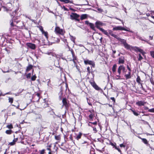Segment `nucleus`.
<instances>
[{
    "instance_id": "nucleus-1",
    "label": "nucleus",
    "mask_w": 154,
    "mask_h": 154,
    "mask_svg": "<svg viewBox=\"0 0 154 154\" xmlns=\"http://www.w3.org/2000/svg\"><path fill=\"white\" fill-rule=\"evenodd\" d=\"M121 43L123 44L124 47L127 49H130L131 48V46L129 44H128L126 42V41L123 39L120 38L119 40Z\"/></svg>"
},
{
    "instance_id": "nucleus-2",
    "label": "nucleus",
    "mask_w": 154,
    "mask_h": 154,
    "mask_svg": "<svg viewBox=\"0 0 154 154\" xmlns=\"http://www.w3.org/2000/svg\"><path fill=\"white\" fill-rule=\"evenodd\" d=\"M63 105L62 106H64L66 109H68L69 106L70 104L69 103V101L67 99L66 97L63 98L62 99Z\"/></svg>"
},
{
    "instance_id": "nucleus-3",
    "label": "nucleus",
    "mask_w": 154,
    "mask_h": 154,
    "mask_svg": "<svg viewBox=\"0 0 154 154\" xmlns=\"http://www.w3.org/2000/svg\"><path fill=\"white\" fill-rule=\"evenodd\" d=\"M80 16L75 13H72L70 15L71 19L72 20H75L79 22L80 20L78 19Z\"/></svg>"
},
{
    "instance_id": "nucleus-4",
    "label": "nucleus",
    "mask_w": 154,
    "mask_h": 154,
    "mask_svg": "<svg viewBox=\"0 0 154 154\" xmlns=\"http://www.w3.org/2000/svg\"><path fill=\"white\" fill-rule=\"evenodd\" d=\"M55 32L57 34L63 35L65 33L64 31L62 29H61L59 27L57 26L55 29Z\"/></svg>"
},
{
    "instance_id": "nucleus-5",
    "label": "nucleus",
    "mask_w": 154,
    "mask_h": 154,
    "mask_svg": "<svg viewBox=\"0 0 154 154\" xmlns=\"http://www.w3.org/2000/svg\"><path fill=\"white\" fill-rule=\"evenodd\" d=\"M84 63L85 65L89 64L91 65V69L92 67H94L95 65L93 61L90 60L88 59L84 60Z\"/></svg>"
},
{
    "instance_id": "nucleus-6",
    "label": "nucleus",
    "mask_w": 154,
    "mask_h": 154,
    "mask_svg": "<svg viewBox=\"0 0 154 154\" xmlns=\"http://www.w3.org/2000/svg\"><path fill=\"white\" fill-rule=\"evenodd\" d=\"M113 30H124L126 31H128L129 30L124 28L120 26H115L113 28Z\"/></svg>"
},
{
    "instance_id": "nucleus-7",
    "label": "nucleus",
    "mask_w": 154,
    "mask_h": 154,
    "mask_svg": "<svg viewBox=\"0 0 154 154\" xmlns=\"http://www.w3.org/2000/svg\"><path fill=\"white\" fill-rule=\"evenodd\" d=\"M90 83L91 85L96 90H101V89L94 82H91Z\"/></svg>"
},
{
    "instance_id": "nucleus-8",
    "label": "nucleus",
    "mask_w": 154,
    "mask_h": 154,
    "mask_svg": "<svg viewBox=\"0 0 154 154\" xmlns=\"http://www.w3.org/2000/svg\"><path fill=\"white\" fill-rule=\"evenodd\" d=\"M87 99L88 104L90 106H91V103L94 102V99L92 97H88V98H87Z\"/></svg>"
},
{
    "instance_id": "nucleus-9",
    "label": "nucleus",
    "mask_w": 154,
    "mask_h": 154,
    "mask_svg": "<svg viewBox=\"0 0 154 154\" xmlns=\"http://www.w3.org/2000/svg\"><path fill=\"white\" fill-rule=\"evenodd\" d=\"M123 65H121L119 66L118 69V73L116 74L117 76L120 77V75L121 73V71L122 70Z\"/></svg>"
},
{
    "instance_id": "nucleus-10",
    "label": "nucleus",
    "mask_w": 154,
    "mask_h": 154,
    "mask_svg": "<svg viewBox=\"0 0 154 154\" xmlns=\"http://www.w3.org/2000/svg\"><path fill=\"white\" fill-rule=\"evenodd\" d=\"M35 119L36 121H37L38 120H42V115L39 114H35Z\"/></svg>"
},
{
    "instance_id": "nucleus-11",
    "label": "nucleus",
    "mask_w": 154,
    "mask_h": 154,
    "mask_svg": "<svg viewBox=\"0 0 154 154\" xmlns=\"http://www.w3.org/2000/svg\"><path fill=\"white\" fill-rule=\"evenodd\" d=\"M95 25L96 27L100 30V29L102 28L100 27V26L103 25V23L102 22L99 21H97L95 23Z\"/></svg>"
},
{
    "instance_id": "nucleus-12",
    "label": "nucleus",
    "mask_w": 154,
    "mask_h": 154,
    "mask_svg": "<svg viewBox=\"0 0 154 154\" xmlns=\"http://www.w3.org/2000/svg\"><path fill=\"white\" fill-rule=\"evenodd\" d=\"M140 138L142 140V141L146 145L149 147H150V145L148 143V141L145 138H143L140 137Z\"/></svg>"
},
{
    "instance_id": "nucleus-13",
    "label": "nucleus",
    "mask_w": 154,
    "mask_h": 154,
    "mask_svg": "<svg viewBox=\"0 0 154 154\" xmlns=\"http://www.w3.org/2000/svg\"><path fill=\"white\" fill-rule=\"evenodd\" d=\"M69 51H71V54H72V56L73 57V59L72 60L73 61L75 64L76 63L75 62V60H76V57L75 56V54H74V52L72 49H70V50H69Z\"/></svg>"
},
{
    "instance_id": "nucleus-14",
    "label": "nucleus",
    "mask_w": 154,
    "mask_h": 154,
    "mask_svg": "<svg viewBox=\"0 0 154 154\" xmlns=\"http://www.w3.org/2000/svg\"><path fill=\"white\" fill-rule=\"evenodd\" d=\"M27 45L29 48L32 49H35V45L34 44L28 43L27 44Z\"/></svg>"
},
{
    "instance_id": "nucleus-15",
    "label": "nucleus",
    "mask_w": 154,
    "mask_h": 154,
    "mask_svg": "<svg viewBox=\"0 0 154 154\" xmlns=\"http://www.w3.org/2000/svg\"><path fill=\"white\" fill-rule=\"evenodd\" d=\"M125 58L124 57L121 56L119 58V64H123L124 62Z\"/></svg>"
},
{
    "instance_id": "nucleus-16",
    "label": "nucleus",
    "mask_w": 154,
    "mask_h": 154,
    "mask_svg": "<svg viewBox=\"0 0 154 154\" xmlns=\"http://www.w3.org/2000/svg\"><path fill=\"white\" fill-rule=\"evenodd\" d=\"M145 103L146 102L144 101H140L136 102V104L139 106H144Z\"/></svg>"
},
{
    "instance_id": "nucleus-17",
    "label": "nucleus",
    "mask_w": 154,
    "mask_h": 154,
    "mask_svg": "<svg viewBox=\"0 0 154 154\" xmlns=\"http://www.w3.org/2000/svg\"><path fill=\"white\" fill-rule=\"evenodd\" d=\"M87 17L88 15L87 14H83L81 15L80 19L81 20H83L87 18Z\"/></svg>"
},
{
    "instance_id": "nucleus-18",
    "label": "nucleus",
    "mask_w": 154,
    "mask_h": 154,
    "mask_svg": "<svg viewBox=\"0 0 154 154\" xmlns=\"http://www.w3.org/2000/svg\"><path fill=\"white\" fill-rule=\"evenodd\" d=\"M125 74V76L126 79H130L131 78V72L128 71V73L126 74Z\"/></svg>"
},
{
    "instance_id": "nucleus-19",
    "label": "nucleus",
    "mask_w": 154,
    "mask_h": 154,
    "mask_svg": "<svg viewBox=\"0 0 154 154\" xmlns=\"http://www.w3.org/2000/svg\"><path fill=\"white\" fill-rule=\"evenodd\" d=\"M100 30L104 34H105V35H107L108 37H109V33L108 32H107L103 28L100 29Z\"/></svg>"
},
{
    "instance_id": "nucleus-20",
    "label": "nucleus",
    "mask_w": 154,
    "mask_h": 154,
    "mask_svg": "<svg viewBox=\"0 0 154 154\" xmlns=\"http://www.w3.org/2000/svg\"><path fill=\"white\" fill-rule=\"evenodd\" d=\"M62 40L63 41V42L65 43L66 44V45L68 47L69 49V50H70V48L69 47V46L68 45V43L67 42V40L66 39H63V38H61Z\"/></svg>"
},
{
    "instance_id": "nucleus-21",
    "label": "nucleus",
    "mask_w": 154,
    "mask_h": 154,
    "mask_svg": "<svg viewBox=\"0 0 154 154\" xmlns=\"http://www.w3.org/2000/svg\"><path fill=\"white\" fill-rule=\"evenodd\" d=\"M116 66L117 65L116 64H114L112 66V71H113L114 74H115L116 72Z\"/></svg>"
},
{
    "instance_id": "nucleus-22",
    "label": "nucleus",
    "mask_w": 154,
    "mask_h": 154,
    "mask_svg": "<svg viewBox=\"0 0 154 154\" xmlns=\"http://www.w3.org/2000/svg\"><path fill=\"white\" fill-rule=\"evenodd\" d=\"M82 134L81 133V132H80L79 133V134L76 137V139L77 140H79V139H80L81 138V136L82 135Z\"/></svg>"
},
{
    "instance_id": "nucleus-23",
    "label": "nucleus",
    "mask_w": 154,
    "mask_h": 154,
    "mask_svg": "<svg viewBox=\"0 0 154 154\" xmlns=\"http://www.w3.org/2000/svg\"><path fill=\"white\" fill-rule=\"evenodd\" d=\"M12 132V131L11 130H7L5 131L6 133L8 134H11Z\"/></svg>"
},
{
    "instance_id": "nucleus-24",
    "label": "nucleus",
    "mask_w": 154,
    "mask_h": 154,
    "mask_svg": "<svg viewBox=\"0 0 154 154\" xmlns=\"http://www.w3.org/2000/svg\"><path fill=\"white\" fill-rule=\"evenodd\" d=\"M52 39H53L55 41L54 42L58 43L60 42V39L58 38H56L55 37H53Z\"/></svg>"
},
{
    "instance_id": "nucleus-25",
    "label": "nucleus",
    "mask_w": 154,
    "mask_h": 154,
    "mask_svg": "<svg viewBox=\"0 0 154 154\" xmlns=\"http://www.w3.org/2000/svg\"><path fill=\"white\" fill-rule=\"evenodd\" d=\"M32 68V65H29L27 67V68L26 69V71L27 72L29 71Z\"/></svg>"
},
{
    "instance_id": "nucleus-26",
    "label": "nucleus",
    "mask_w": 154,
    "mask_h": 154,
    "mask_svg": "<svg viewBox=\"0 0 154 154\" xmlns=\"http://www.w3.org/2000/svg\"><path fill=\"white\" fill-rule=\"evenodd\" d=\"M89 26L92 29L95 30L94 26L93 23H91L90 24V25Z\"/></svg>"
},
{
    "instance_id": "nucleus-27",
    "label": "nucleus",
    "mask_w": 154,
    "mask_h": 154,
    "mask_svg": "<svg viewBox=\"0 0 154 154\" xmlns=\"http://www.w3.org/2000/svg\"><path fill=\"white\" fill-rule=\"evenodd\" d=\"M94 117V115L92 114H91L89 116V118L90 120L91 121L93 120V119Z\"/></svg>"
},
{
    "instance_id": "nucleus-28",
    "label": "nucleus",
    "mask_w": 154,
    "mask_h": 154,
    "mask_svg": "<svg viewBox=\"0 0 154 154\" xmlns=\"http://www.w3.org/2000/svg\"><path fill=\"white\" fill-rule=\"evenodd\" d=\"M46 54L48 55H50V54H51V55L52 57H55L56 56V55L55 54L51 53V52H47Z\"/></svg>"
},
{
    "instance_id": "nucleus-29",
    "label": "nucleus",
    "mask_w": 154,
    "mask_h": 154,
    "mask_svg": "<svg viewBox=\"0 0 154 154\" xmlns=\"http://www.w3.org/2000/svg\"><path fill=\"white\" fill-rule=\"evenodd\" d=\"M41 31L42 33L44 34L46 38H47L48 33L44 31L43 29H42V30H41Z\"/></svg>"
},
{
    "instance_id": "nucleus-30",
    "label": "nucleus",
    "mask_w": 154,
    "mask_h": 154,
    "mask_svg": "<svg viewBox=\"0 0 154 154\" xmlns=\"http://www.w3.org/2000/svg\"><path fill=\"white\" fill-rule=\"evenodd\" d=\"M90 153L91 154H95L94 149L92 148L91 149Z\"/></svg>"
},
{
    "instance_id": "nucleus-31",
    "label": "nucleus",
    "mask_w": 154,
    "mask_h": 154,
    "mask_svg": "<svg viewBox=\"0 0 154 154\" xmlns=\"http://www.w3.org/2000/svg\"><path fill=\"white\" fill-rule=\"evenodd\" d=\"M9 102L10 103H12L13 101V98L12 97H9Z\"/></svg>"
},
{
    "instance_id": "nucleus-32",
    "label": "nucleus",
    "mask_w": 154,
    "mask_h": 154,
    "mask_svg": "<svg viewBox=\"0 0 154 154\" xmlns=\"http://www.w3.org/2000/svg\"><path fill=\"white\" fill-rule=\"evenodd\" d=\"M69 139L72 141L73 142L74 144H75V142H74V140H73L72 137V135L70 134V137H69Z\"/></svg>"
},
{
    "instance_id": "nucleus-33",
    "label": "nucleus",
    "mask_w": 154,
    "mask_h": 154,
    "mask_svg": "<svg viewBox=\"0 0 154 154\" xmlns=\"http://www.w3.org/2000/svg\"><path fill=\"white\" fill-rule=\"evenodd\" d=\"M6 127L10 129L13 128V126L11 124L7 125L6 126Z\"/></svg>"
},
{
    "instance_id": "nucleus-34",
    "label": "nucleus",
    "mask_w": 154,
    "mask_h": 154,
    "mask_svg": "<svg viewBox=\"0 0 154 154\" xmlns=\"http://www.w3.org/2000/svg\"><path fill=\"white\" fill-rule=\"evenodd\" d=\"M122 71L123 72L124 74H126V71L125 67L123 65L122 68Z\"/></svg>"
},
{
    "instance_id": "nucleus-35",
    "label": "nucleus",
    "mask_w": 154,
    "mask_h": 154,
    "mask_svg": "<svg viewBox=\"0 0 154 154\" xmlns=\"http://www.w3.org/2000/svg\"><path fill=\"white\" fill-rule=\"evenodd\" d=\"M112 36L116 38L118 40H119V39L120 38H119V37H118L116 35V34H113V35H112Z\"/></svg>"
},
{
    "instance_id": "nucleus-36",
    "label": "nucleus",
    "mask_w": 154,
    "mask_h": 154,
    "mask_svg": "<svg viewBox=\"0 0 154 154\" xmlns=\"http://www.w3.org/2000/svg\"><path fill=\"white\" fill-rule=\"evenodd\" d=\"M87 70L88 72V73L87 74L88 75L89 74L91 73V69H90V67H88L87 68Z\"/></svg>"
},
{
    "instance_id": "nucleus-37",
    "label": "nucleus",
    "mask_w": 154,
    "mask_h": 154,
    "mask_svg": "<svg viewBox=\"0 0 154 154\" xmlns=\"http://www.w3.org/2000/svg\"><path fill=\"white\" fill-rule=\"evenodd\" d=\"M137 38H138V39L141 40H142V41H145V42H146V41L145 40H144L143 39H142V37L140 36H139V35H137Z\"/></svg>"
},
{
    "instance_id": "nucleus-38",
    "label": "nucleus",
    "mask_w": 154,
    "mask_h": 154,
    "mask_svg": "<svg viewBox=\"0 0 154 154\" xmlns=\"http://www.w3.org/2000/svg\"><path fill=\"white\" fill-rule=\"evenodd\" d=\"M55 138L57 140H60V137L59 135L55 136Z\"/></svg>"
},
{
    "instance_id": "nucleus-39",
    "label": "nucleus",
    "mask_w": 154,
    "mask_h": 154,
    "mask_svg": "<svg viewBox=\"0 0 154 154\" xmlns=\"http://www.w3.org/2000/svg\"><path fill=\"white\" fill-rule=\"evenodd\" d=\"M108 33H109V34H110V35L112 36V35H113V34H113V32L112 31H111V30H109L108 31Z\"/></svg>"
},
{
    "instance_id": "nucleus-40",
    "label": "nucleus",
    "mask_w": 154,
    "mask_h": 154,
    "mask_svg": "<svg viewBox=\"0 0 154 154\" xmlns=\"http://www.w3.org/2000/svg\"><path fill=\"white\" fill-rule=\"evenodd\" d=\"M138 55H139L138 60H139L140 61L141 60H142L143 58L141 56L140 54H139Z\"/></svg>"
},
{
    "instance_id": "nucleus-41",
    "label": "nucleus",
    "mask_w": 154,
    "mask_h": 154,
    "mask_svg": "<svg viewBox=\"0 0 154 154\" xmlns=\"http://www.w3.org/2000/svg\"><path fill=\"white\" fill-rule=\"evenodd\" d=\"M36 78V76L35 75H34L31 77V80L32 81H35Z\"/></svg>"
},
{
    "instance_id": "nucleus-42",
    "label": "nucleus",
    "mask_w": 154,
    "mask_h": 154,
    "mask_svg": "<svg viewBox=\"0 0 154 154\" xmlns=\"http://www.w3.org/2000/svg\"><path fill=\"white\" fill-rule=\"evenodd\" d=\"M60 1L63 2H64L65 3H68L69 2V0H60Z\"/></svg>"
},
{
    "instance_id": "nucleus-43",
    "label": "nucleus",
    "mask_w": 154,
    "mask_h": 154,
    "mask_svg": "<svg viewBox=\"0 0 154 154\" xmlns=\"http://www.w3.org/2000/svg\"><path fill=\"white\" fill-rule=\"evenodd\" d=\"M150 53L151 56L154 58V51H151Z\"/></svg>"
},
{
    "instance_id": "nucleus-44",
    "label": "nucleus",
    "mask_w": 154,
    "mask_h": 154,
    "mask_svg": "<svg viewBox=\"0 0 154 154\" xmlns=\"http://www.w3.org/2000/svg\"><path fill=\"white\" fill-rule=\"evenodd\" d=\"M110 99L112 100L113 103H115V100L114 97H112L110 98Z\"/></svg>"
},
{
    "instance_id": "nucleus-45",
    "label": "nucleus",
    "mask_w": 154,
    "mask_h": 154,
    "mask_svg": "<svg viewBox=\"0 0 154 154\" xmlns=\"http://www.w3.org/2000/svg\"><path fill=\"white\" fill-rule=\"evenodd\" d=\"M133 112L134 115L136 116H138L139 115L138 113L132 110Z\"/></svg>"
},
{
    "instance_id": "nucleus-46",
    "label": "nucleus",
    "mask_w": 154,
    "mask_h": 154,
    "mask_svg": "<svg viewBox=\"0 0 154 154\" xmlns=\"http://www.w3.org/2000/svg\"><path fill=\"white\" fill-rule=\"evenodd\" d=\"M148 111L150 112H154V108L149 109Z\"/></svg>"
},
{
    "instance_id": "nucleus-47",
    "label": "nucleus",
    "mask_w": 154,
    "mask_h": 154,
    "mask_svg": "<svg viewBox=\"0 0 154 154\" xmlns=\"http://www.w3.org/2000/svg\"><path fill=\"white\" fill-rule=\"evenodd\" d=\"M31 74L30 73H29L27 74L26 75L27 78L29 79L31 77Z\"/></svg>"
},
{
    "instance_id": "nucleus-48",
    "label": "nucleus",
    "mask_w": 154,
    "mask_h": 154,
    "mask_svg": "<svg viewBox=\"0 0 154 154\" xmlns=\"http://www.w3.org/2000/svg\"><path fill=\"white\" fill-rule=\"evenodd\" d=\"M10 25L11 26L13 27L14 26V23L13 20H11L10 21Z\"/></svg>"
},
{
    "instance_id": "nucleus-49",
    "label": "nucleus",
    "mask_w": 154,
    "mask_h": 154,
    "mask_svg": "<svg viewBox=\"0 0 154 154\" xmlns=\"http://www.w3.org/2000/svg\"><path fill=\"white\" fill-rule=\"evenodd\" d=\"M144 123L145 124L149 126V127L150 128H151L150 125H149V123L148 122H144Z\"/></svg>"
},
{
    "instance_id": "nucleus-50",
    "label": "nucleus",
    "mask_w": 154,
    "mask_h": 154,
    "mask_svg": "<svg viewBox=\"0 0 154 154\" xmlns=\"http://www.w3.org/2000/svg\"><path fill=\"white\" fill-rule=\"evenodd\" d=\"M91 23H89V22L88 21H85V24H86V25H88L89 26L90 25V24Z\"/></svg>"
},
{
    "instance_id": "nucleus-51",
    "label": "nucleus",
    "mask_w": 154,
    "mask_h": 154,
    "mask_svg": "<svg viewBox=\"0 0 154 154\" xmlns=\"http://www.w3.org/2000/svg\"><path fill=\"white\" fill-rule=\"evenodd\" d=\"M140 78L138 76L137 79V81L138 83H140Z\"/></svg>"
},
{
    "instance_id": "nucleus-52",
    "label": "nucleus",
    "mask_w": 154,
    "mask_h": 154,
    "mask_svg": "<svg viewBox=\"0 0 154 154\" xmlns=\"http://www.w3.org/2000/svg\"><path fill=\"white\" fill-rule=\"evenodd\" d=\"M45 149H43L40 151V154H44L45 153Z\"/></svg>"
},
{
    "instance_id": "nucleus-53",
    "label": "nucleus",
    "mask_w": 154,
    "mask_h": 154,
    "mask_svg": "<svg viewBox=\"0 0 154 154\" xmlns=\"http://www.w3.org/2000/svg\"><path fill=\"white\" fill-rule=\"evenodd\" d=\"M89 123H91V124H92L94 125H96L97 124V122H89Z\"/></svg>"
},
{
    "instance_id": "nucleus-54",
    "label": "nucleus",
    "mask_w": 154,
    "mask_h": 154,
    "mask_svg": "<svg viewBox=\"0 0 154 154\" xmlns=\"http://www.w3.org/2000/svg\"><path fill=\"white\" fill-rule=\"evenodd\" d=\"M115 19H117V20H120V21H121V22H122V24L123 25H124V22H123V20H121V19H119V18H117V17H115Z\"/></svg>"
},
{
    "instance_id": "nucleus-55",
    "label": "nucleus",
    "mask_w": 154,
    "mask_h": 154,
    "mask_svg": "<svg viewBox=\"0 0 154 154\" xmlns=\"http://www.w3.org/2000/svg\"><path fill=\"white\" fill-rule=\"evenodd\" d=\"M97 10L100 12H102L103 11V10L100 8H98Z\"/></svg>"
},
{
    "instance_id": "nucleus-56",
    "label": "nucleus",
    "mask_w": 154,
    "mask_h": 154,
    "mask_svg": "<svg viewBox=\"0 0 154 154\" xmlns=\"http://www.w3.org/2000/svg\"><path fill=\"white\" fill-rule=\"evenodd\" d=\"M139 51L140 52H141L142 54L143 55L144 53L143 52V51L142 50H141V49H139Z\"/></svg>"
},
{
    "instance_id": "nucleus-57",
    "label": "nucleus",
    "mask_w": 154,
    "mask_h": 154,
    "mask_svg": "<svg viewBox=\"0 0 154 154\" xmlns=\"http://www.w3.org/2000/svg\"><path fill=\"white\" fill-rule=\"evenodd\" d=\"M120 146L121 147H125V145H124L123 144H120Z\"/></svg>"
},
{
    "instance_id": "nucleus-58",
    "label": "nucleus",
    "mask_w": 154,
    "mask_h": 154,
    "mask_svg": "<svg viewBox=\"0 0 154 154\" xmlns=\"http://www.w3.org/2000/svg\"><path fill=\"white\" fill-rule=\"evenodd\" d=\"M127 69H128V71H130V72H131V69H130V68L129 67L128 65H127Z\"/></svg>"
},
{
    "instance_id": "nucleus-59",
    "label": "nucleus",
    "mask_w": 154,
    "mask_h": 154,
    "mask_svg": "<svg viewBox=\"0 0 154 154\" xmlns=\"http://www.w3.org/2000/svg\"><path fill=\"white\" fill-rule=\"evenodd\" d=\"M14 144H15V143H14V142H10L9 143V144L11 146L13 145Z\"/></svg>"
},
{
    "instance_id": "nucleus-60",
    "label": "nucleus",
    "mask_w": 154,
    "mask_h": 154,
    "mask_svg": "<svg viewBox=\"0 0 154 154\" xmlns=\"http://www.w3.org/2000/svg\"><path fill=\"white\" fill-rule=\"evenodd\" d=\"M146 134L147 136H148V135H154V134H149V133H146Z\"/></svg>"
},
{
    "instance_id": "nucleus-61",
    "label": "nucleus",
    "mask_w": 154,
    "mask_h": 154,
    "mask_svg": "<svg viewBox=\"0 0 154 154\" xmlns=\"http://www.w3.org/2000/svg\"><path fill=\"white\" fill-rule=\"evenodd\" d=\"M82 144H84V143H86V145H89V144L86 141H84L83 143H82Z\"/></svg>"
},
{
    "instance_id": "nucleus-62",
    "label": "nucleus",
    "mask_w": 154,
    "mask_h": 154,
    "mask_svg": "<svg viewBox=\"0 0 154 154\" xmlns=\"http://www.w3.org/2000/svg\"><path fill=\"white\" fill-rule=\"evenodd\" d=\"M152 17L154 19V11L152 13Z\"/></svg>"
},
{
    "instance_id": "nucleus-63",
    "label": "nucleus",
    "mask_w": 154,
    "mask_h": 154,
    "mask_svg": "<svg viewBox=\"0 0 154 154\" xmlns=\"http://www.w3.org/2000/svg\"><path fill=\"white\" fill-rule=\"evenodd\" d=\"M39 97V98L38 99V101H39V100H40L41 99L42 100V97Z\"/></svg>"
},
{
    "instance_id": "nucleus-64",
    "label": "nucleus",
    "mask_w": 154,
    "mask_h": 154,
    "mask_svg": "<svg viewBox=\"0 0 154 154\" xmlns=\"http://www.w3.org/2000/svg\"><path fill=\"white\" fill-rule=\"evenodd\" d=\"M115 148L117 149L119 152H121L120 150L118 148H117L116 147H115Z\"/></svg>"
}]
</instances>
